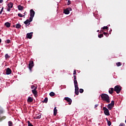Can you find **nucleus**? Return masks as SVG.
<instances>
[{
	"label": "nucleus",
	"instance_id": "ddd939ff",
	"mask_svg": "<svg viewBox=\"0 0 126 126\" xmlns=\"http://www.w3.org/2000/svg\"><path fill=\"white\" fill-rule=\"evenodd\" d=\"M63 13L65 14H69V11L67 8H66V9L64 10Z\"/></svg>",
	"mask_w": 126,
	"mask_h": 126
},
{
	"label": "nucleus",
	"instance_id": "a18cd8bd",
	"mask_svg": "<svg viewBox=\"0 0 126 126\" xmlns=\"http://www.w3.org/2000/svg\"><path fill=\"white\" fill-rule=\"evenodd\" d=\"M7 11H9V12L10 11V8H7Z\"/></svg>",
	"mask_w": 126,
	"mask_h": 126
},
{
	"label": "nucleus",
	"instance_id": "9d476101",
	"mask_svg": "<svg viewBox=\"0 0 126 126\" xmlns=\"http://www.w3.org/2000/svg\"><path fill=\"white\" fill-rule=\"evenodd\" d=\"M36 90H37V87H35V88L32 91L34 95H37V91Z\"/></svg>",
	"mask_w": 126,
	"mask_h": 126
},
{
	"label": "nucleus",
	"instance_id": "79ce46f5",
	"mask_svg": "<svg viewBox=\"0 0 126 126\" xmlns=\"http://www.w3.org/2000/svg\"><path fill=\"white\" fill-rule=\"evenodd\" d=\"M68 3L67 4L68 5H69V4H70V3H71V2H70V0H68Z\"/></svg>",
	"mask_w": 126,
	"mask_h": 126
},
{
	"label": "nucleus",
	"instance_id": "de8ad7c7",
	"mask_svg": "<svg viewBox=\"0 0 126 126\" xmlns=\"http://www.w3.org/2000/svg\"><path fill=\"white\" fill-rule=\"evenodd\" d=\"M3 1V0H0V3H2Z\"/></svg>",
	"mask_w": 126,
	"mask_h": 126
},
{
	"label": "nucleus",
	"instance_id": "aec40b11",
	"mask_svg": "<svg viewBox=\"0 0 126 126\" xmlns=\"http://www.w3.org/2000/svg\"><path fill=\"white\" fill-rule=\"evenodd\" d=\"M106 120L107 122L108 125L109 126H110L112 125V123L110 121L108 120V119L107 118H106Z\"/></svg>",
	"mask_w": 126,
	"mask_h": 126
},
{
	"label": "nucleus",
	"instance_id": "f03ea898",
	"mask_svg": "<svg viewBox=\"0 0 126 126\" xmlns=\"http://www.w3.org/2000/svg\"><path fill=\"white\" fill-rule=\"evenodd\" d=\"M121 90L122 87H121V86L117 85L114 88V91H115L117 94H120Z\"/></svg>",
	"mask_w": 126,
	"mask_h": 126
},
{
	"label": "nucleus",
	"instance_id": "3c124183",
	"mask_svg": "<svg viewBox=\"0 0 126 126\" xmlns=\"http://www.w3.org/2000/svg\"><path fill=\"white\" fill-rule=\"evenodd\" d=\"M97 32H99V30H97Z\"/></svg>",
	"mask_w": 126,
	"mask_h": 126
},
{
	"label": "nucleus",
	"instance_id": "0eeeda50",
	"mask_svg": "<svg viewBox=\"0 0 126 126\" xmlns=\"http://www.w3.org/2000/svg\"><path fill=\"white\" fill-rule=\"evenodd\" d=\"M30 22H32V21H31L30 18L29 19H27L26 21L24 22V24L26 25H30Z\"/></svg>",
	"mask_w": 126,
	"mask_h": 126
},
{
	"label": "nucleus",
	"instance_id": "7ed1b4c3",
	"mask_svg": "<svg viewBox=\"0 0 126 126\" xmlns=\"http://www.w3.org/2000/svg\"><path fill=\"white\" fill-rule=\"evenodd\" d=\"M30 19L31 20V21H32L33 18L34 17V16L35 15V11H34V10L33 9H31L30 11Z\"/></svg>",
	"mask_w": 126,
	"mask_h": 126
},
{
	"label": "nucleus",
	"instance_id": "20e7f679",
	"mask_svg": "<svg viewBox=\"0 0 126 126\" xmlns=\"http://www.w3.org/2000/svg\"><path fill=\"white\" fill-rule=\"evenodd\" d=\"M103 110L104 111V113L105 116H110V112H109V109L105 107H103Z\"/></svg>",
	"mask_w": 126,
	"mask_h": 126
},
{
	"label": "nucleus",
	"instance_id": "423d86ee",
	"mask_svg": "<svg viewBox=\"0 0 126 126\" xmlns=\"http://www.w3.org/2000/svg\"><path fill=\"white\" fill-rule=\"evenodd\" d=\"M64 100H65L66 101H67V102H68V105H71L72 100H71L70 98L67 97H64Z\"/></svg>",
	"mask_w": 126,
	"mask_h": 126
},
{
	"label": "nucleus",
	"instance_id": "bb28decb",
	"mask_svg": "<svg viewBox=\"0 0 126 126\" xmlns=\"http://www.w3.org/2000/svg\"><path fill=\"white\" fill-rule=\"evenodd\" d=\"M75 86V90H79V88H78V85Z\"/></svg>",
	"mask_w": 126,
	"mask_h": 126
},
{
	"label": "nucleus",
	"instance_id": "f257e3e1",
	"mask_svg": "<svg viewBox=\"0 0 126 126\" xmlns=\"http://www.w3.org/2000/svg\"><path fill=\"white\" fill-rule=\"evenodd\" d=\"M100 97L103 101H105L107 103H110V97H109L108 94H101Z\"/></svg>",
	"mask_w": 126,
	"mask_h": 126
},
{
	"label": "nucleus",
	"instance_id": "dca6fc26",
	"mask_svg": "<svg viewBox=\"0 0 126 126\" xmlns=\"http://www.w3.org/2000/svg\"><path fill=\"white\" fill-rule=\"evenodd\" d=\"M28 102L31 103V102H33V98L31 97H29L28 98Z\"/></svg>",
	"mask_w": 126,
	"mask_h": 126
},
{
	"label": "nucleus",
	"instance_id": "49530a36",
	"mask_svg": "<svg viewBox=\"0 0 126 126\" xmlns=\"http://www.w3.org/2000/svg\"><path fill=\"white\" fill-rule=\"evenodd\" d=\"M103 34H104V35H105V36H107V34H108V33L104 32Z\"/></svg>",
	"mask_w": 126,
	"mask_h": 126
},
{
	"label": "nucleus",
	"instance_id": "a878e982",
	"mask_svg": "<svg viewBox=\"0 0 126 126\" xmlns=\"http://www.w3.org/2000/svg\"><path fill=\"white\" fill-rule=\"evenodd\" d=\"M43 102L44 103H47L48 102V98L47 97H45L44 98V100Z\"/></svg>",
	"mask_w": 126,
	"mask_h": 126
},
{
	"label": "nucleus",
	"instance_id": "f8f14e48",
	"mask_svg": "<svg viewBox=\"0 0 126 126\" xmlns=\"http://www.w3.org/2000/svg\"><path fill=\"white\" fill-rule=\"evenodd\" d=\"M114 90L115 91V89L113 88H111L109 89V94H112L114 92Z\"/></svg>",
	"mask_w": 126,
	"mask_h": 126
},
{
	"label": "nucleus",
	"instance_id": "72a5a7b5",
	"mask_svg": "<svg viewBox=\"0 0 126 126\" xmlns=\"http://www.w3.org/2000/svg\"><path fill=\"white\" fill-rule=\"evenodd\" d=\"M18 16H19V17H24V15H23L22 14H20V13H19L18 14Z\"/></svg>",
	"mask_w": 126,
	"mask_h": 126
},
{
	"label": "nucleus",
	"instance_id": "58836bf2",
	"mask_svg": "<svg viewBox=\"0 0 126 126\" xmlns=\"http://www.w3.org/2000/svg\"><path fill=\"white\" fill-rule=\"evenodd\" d=\"M41 115L40 114V115L36 117V119H40L41 118Z\"/></svg>",
	"mask_w": 126,
	"mask_h": 126
},
{
	"label": "nucleus",
	"instance_id": "2f4dec72",
	"mask_svg": "<svg viewBox=\"0 0 126 126\" xmlns=\"http://www.w3.org/2000/svg\"><path fill=\"white\" fill-rule=\"evenodd\" d=\"M28 126H33L31 123H30V121H28Z\"/></svg>",
	"mask_w": 126,
	"mask_h": 126
},
{
	"label": "nucleus",
	"instance_id": "09e8293b",
	"mask_svg": "<svg viewBox=\"0 0 126 126\" xmlns=\"http://www.w3.org/2000/svg\"><path fill=\"white\" fill-rule=\"evenodd\" d=\"M26 12H25V13H24V16H25V15H26Z\"/></svg>",
	"mask_w": 126,
	"mask_h": 126
},
{
	"label": "nucleus",
	"instance_id": "412c9836",
	"mask_svg": "<svg viewBox=\"0 0 126 126\" xmlns=\"http://www.w3.org/2000/svg\"><path fill=\"white\" fill-rule=\"evenodd\" d=\"M21 28V26L20 25V24H17L16 25V28Z\"/></svg>",
	"mask_w": 126,
	"mask_h": 126
},
{
	"label": "nucleus",
	"instance_id": "37998d69",
	"mask_svg": "<svg viewBox=\"0 0 126 126\" xmlns=\"http://www.w3.org/2000/svg\"><path fill=\"white\" fill-rule=\"evenodd\" d=\"M35 86H34V85H32V89H35Z\"/></svg>",
	"mask_w": 126,
	"mask_h": 126
},
{
	"label": "nucleus",
	"instance_id": "a211bd4d",
	"mask_svg": "<svg viewBox=\"0 0 126 126\" xmlns=\"http://www.w3.org/2000/svg\"><path fill=\"white\" fill-rule=\"evenodd\" d=\"M107 108H108V110H111L113 108H114V106H113V105H111V104H108L107 105Z\"/></svg>",
	"mask_w": 126,
	"mask_h": 126
},
{
	"label": "nucleus",
	"instance_id": "4be33fe9",
	"mask_svg": "<svg viewBox=\"0 0 126 126\" xmlns=\"http://www.w3.org/2000/svg\"><path fill=\"white\" fill-rule=\"evenodd\" d=\"M50 96H51V97L54 96V95H55V93L52 92L49 94Z\"/></svg>",
	"mask_w": 126,
	"mask_h": 126
},
{
	"label": "nucleus",
	"instance_id": "8fccbe9b",
	"mask_svg": "<svg viewBox=\"0 0 126 126\" xmlns=\"http://www.w3.org/2000/svg\"><path fill=\"white\" fill-rule=\"evenodd\" d=\"M1 43V39L0 38V44Z\"/></svg>",
	"mask_w": 126,
	"mask_h": 126
},
{
	"label": "nucleus",
	"instance_id": "7c9ffc66",
	"mask_svg": "<svg viewBox=\"0 0 126 126\" xmlns=\"http://www.w3.org/2000/svg\"><path fill=\"white\" fill-rule=\"evenodd\" d=\"M8 126H12V122L11 121L8 122Z\"/></svg>",
	"mask_w": 126,
	"mask_h": 126
},
{
	"label": "nucleus",
	"instance_id": "a19ab883",
	"mask_svg": "<svg viewBox=\"0 0 126 126\" xmlns=\"http://www.w3.org/2000/svg\"><path fill=\"white\" fill-rule=\"evenodd\" d=\"M98 106H99V104H95L94 105V109H96V108H97V107H98Z\"/></svg>",
	"mask_w": 126,
	"mask_h": 126
},
{
	"label": "nucleus",
	"instance_id": "9b49d317",
	"mask_svg": "<svg viewBox=\"0 0 126 126\" xmlns=\"http://www.w3.org/2000/svg\"><path fill=\"white\" fill-rule=\"evenodd\" d=\"M7 6L9 8H12V6H13V3L12 2H10L9 3L7 4Z\"/></svg>",
	"mask_w": 126,
	"mask_h": 126
},
{
	"label": "nucleus",
	"instance_id": "b1692460",
	"mask_svg": "<svg viewBox=\"0 0 126 126\" xmlns=\"http://www.w3.org/2000/svg\"><path fill=\"white\" fill-rule=\"evenodd\" d=\"M74 86H75L76 85H77V80H74Z\"/></svg>",
	"mask_w": 126,
	"mask_h": 126
},
{
	"label": "nucleus",
	"instance_id": "393cba45",
	"mask_svg": "<svg viewBox=\"0 0 126 126\" xmlns=\"http://www.w3.org/2000/svg\"><path fill=\"white\" fill-rule=\"evenodd\" d=\"M117 66H121V65H122V63L121 62H118L116 63Z\"/></svg>",
	"mask_w": 126,
	"mask_h": 126
},
{
	"label": "nucleus",
	"instance_id": "6e6552de",
	"mask_svg": "<svg viewBox=\"0 0 126 126\" xmlns=\"http://www.w3.org/2000/svg\"><path fill=\"white\" fill-rule=\"evenodd\" d=\"M33 35V32H30V33H28L27 34V38L28 39H32V36Z\"/></svg>",
	"mask_w": 126,
	"mask_h": 126
},
{
	"label": "nucleus",
	"instance_id": "5701e85b",
	"mask_svg": "<svg viewBox=\"0 0 126 126\" xmlns=\"http://www.w3.org/2000/svg\"><path fill=\"white\" fill-rule=\"evenodd\" d=\"M5 58L6 59H9V58H10V56H9L8 55V54H5Z\"/></svg>",
	"mask_w": 126,
	"mask_h": 126
},
{
	"label": "nucleus",
	"instance_id": "c9c22d12",
	"mask_svg": "<svg viewBox=\"0 0 126 126\" xmlns=\"http://www.w3.org/2000/svg\"><path fill=\"white\" fill-rule=\"evenodd\" d=\"M67 9H68V10L69 11H71V10H72V9L71 8H70V7H69V8H68Z\"/></svg>",
	"mask_w": 126,
	"mask_h": 126
},
{
	"label": "nucleus",
	"instance_id": "39448f33",
	"mask_svg": "<svg viewBox=\"0 0 126 126\" xmlns=\"http://www.w3.org/2000/svg\"><path fill=\"white\" fill-rule=\"evenodd\" d=\"M33 66H34V62L33 61L30 62L29 64V69L31 70V71Z\"/></svg>",
	"mask_w": 126,
	"mask_h": 126
},
{
	"label": "nucleus",
	"instance_id": "cd10ccee",
	"mask_svg": "<svg viewBox=\"0 0 126 126\" xmlns=\"http://www.w3.org/2000/svg\"><path fill=\"white\" fill-rule=\"evenodd\" d=\"M108 26H104L102 28V29L103 30H107V29H108Z\"/></svg>",
	"mask_w": 126,
	"mask_h": 126
},
{
	"label": "nucleus",
	"instance_id": "4c0bfd02",
	"mask_svg": "<svg viewBox=\"0 0 126 126\" xmlns=\"http://www.w3.org/2000/svg\"><path fill=\"white\" fill-rule=\"evenodd\" d=\"M75 74H76V70H74L73 71V75H75Z\"/></svg>",
	"mask_w": 126,
	"mask_h": 126
},
{
	"label": "nucleus",
	"instance_id": "2eb2a0df",
	"mask_svg": "<svg viewBox=\"0 0 126 126\" xmlns=\"http://www.w3.org/2000/svg\"><path fill=\"white\" fill-rule=\"evenodd\" d=\"M57 112H58V110L57 109V107H55L54 109V115L56 116Z\"/></svg>",
	"mask_w": 126,
	"mask_h": 126
},
{
	"label": "nucleus",
	"instance_id": "f3484780",
	"mask_svg": "<svg viewBox=\"0 0 126 126\" xmlns=\"http://www.w3.org/2000/svg\"><path fill=\"white\" fill-rule=\"evenodd\" d=\"M23 8H24V7L21 5L18 6V9L19 10H23Z\"/></svg>",
	"mask_w": 126,
	"mask_h": 126
},
{
	"label": "nucleus",
	"instance_id": "1a4fd4ad",
	"mask_svg": "<svg viewBox=\"0 0 126 126\" xmlns=\"http://www.w3.org/2000/svg\"><path fill=\"white\" fill-rule=\"evenodd\" d=\"M11 74V69H10V68H7L6 69V74H7V75H8Z\"/></svg>",
	"mask_w": 126,
	"mask_h": 126
},
{
	"label": "nucleus",
	"instance_id": "e433bc0d",
	"mask_svg": "<svg viewBox=\"0 0 126 126\" xmlns=\"http://www.w3.org/2000/svg\"><path fill=\"white\" fill-rule=\"evenodd\" d=\"M2 11H3V7H2V9H1V11H0V14H1L2 13Z\"/></svg>",
	"mask_w": 126,
	"mask_h": 126
},
{
	"label": "nucleus",
	"instance_id": "c03bdc74",
	"mask_svg": "<svg viewBox=\"0 0 126 126\" xmlns=\"http://www.w3.org/2000/svg\"><path fill=\"white\" fill-rule=\"evenodd\" d=\"M73 77H74V80H76V76L74 75Z\"/></svg>",
	"mask_w": 126,
	"mask_h": 126
},
{
	"label": "nucleus",
	"instance_id": "c85d7f7f",
	"mask_svg": "<svg viewBox=\"0 0 126 126\" xmlns=\"http://www.w3.org/2000/svg\"><path fill=\"white\" fill-rule=\"evenodd\" d=\"M75 93L76 95H78L79 94V92L78 90H75Z\"/></svg>",
	"mask_w": 126,
	"mask_h": 126
},
{
	"label": "nucleus",
	"instance_id": "f704fd0d",
	"mask_svg": "<svg viewBox=\"0 0 126 126\" xmlns=\"http://www.w3.org/2000/svg\"><path fill=\"white\" fill-rule=\"evenodd\" d=\"M84 91V90H83V89H80L79 90L80 93H83Z\"/></svg>",
	"mask_w": 126,
	"mask_h": 126
},
{
	"label": "nucleus",
	"instance_id": "ea45409f",
	"mask_svg": "<svg viewBox=\"0 0 126 126\" xmlns=\"http://www.w3.org/2000/svg\"><path fill=\"white\" fill-rule=\"evenodd\" d=\"M119 126H125V124L124 123H121Z\"/></svg>",
	"mask_w": 126,
	"mask_h": 126
},
{
	"label": "nucleus",
	"instance_id": "473e14b6",
	"mask_svg": "<svg viewBox=\"0 0 126 126\" xmlns=\"http://www.w3.org/2000/svg\"><path fill=\"white\" fill-rule=\"evenodd\" d=\"M5 43H6L7 44H9V43H10V40L7 39L5 41Z\"/></svg>",
	"mask_w": 126,
	"mask_h": 126
},
{
	"label": "nucleus",
	"instance_id": "4468645a",
	"mask_svg": "<svg viewBox=\"0 0 126 126\" xmlns=\"http://www.w3.org/2000/svg\"><path fill=\"white\" fill-rule=\"evenodd\" d=\"M4 25L5 27H7V28H9V27H10V23H9V22H6L4 24Z\"/></svg>",
	"mask_w": 126,
	"mask_h": 126
},
{
	"label": "nucleus",
	"instance_id": "6ab92c4d",
	"mask_svg": "<svg viewBox=\"0 0 126 126\" xmlns=\"http://www.w3.org/2000/svg\"><path fill=\"white\" fill-rule=\"evenodd\" d=\"M109 105H110L113 106L114 107L115 106V101L112 100L111 101V103L109 104Z\"/></svg>",
	"mask_w": 126,
	"mask_h": 126
},
{
	"label": "nucleus",
	"instance_id": "c756f323",
	"mask_svg": "<svg viewBox=\"0 0 126 126\" xmlns=\"http://www.w3.org/2000/svg\"><path fill=\"white\" fill-rule=\"evenodd\" d=\"M98 38H102V37H104V35L103 34H100L98 35Z\"/></svg>",
	"mask_w": 126,
	"mask_h": 126
}]
</instances>
